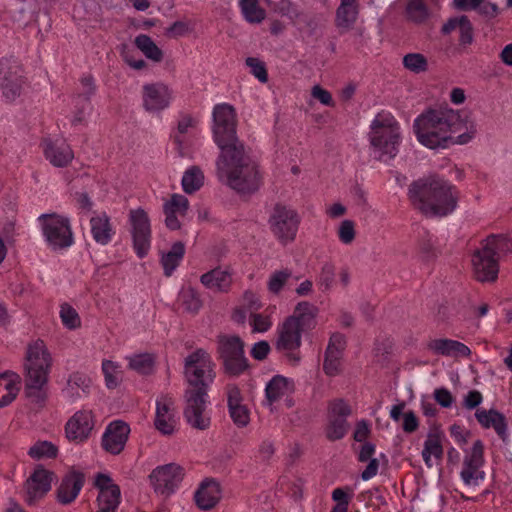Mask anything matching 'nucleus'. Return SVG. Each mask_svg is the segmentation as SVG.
Wrapping results in <instances>:
<instances>
[{
  "instance_id": "f257e3e1",
  "label": "nucleus",
  "mask_w": 512,
  "mask_h": 512,
  "mask_svg": "<svg viewBox=\"0 0 512 512\" xmlns=\"http://www.w3.org/2000/svg\"><path fill=\"white\" fill-rule=\"evenodd\" d=\"M417 141L430 150H444L471 142L477 134L474 119L453 109L428 110L413 123Z\"/></svg>"
},
{
  "instance_id": "f03ea898",
  "label": "nucleus",
  "mask_w": 512,
  "mask_h": 512,
  "mask_svg": "<svg viewBox=\"0 0 512 512\" xmlns=\"http://www.w3.org/2000/svg\"><path fill=\"white\" fill-rule=\"evenodd\" d=\"M220 154L216 160V175L220 182L241 197H250L256 191V164L237 138L217 144Z\"/></svg>"
},
{
  "instance_id": "7ed1b4c3",
  "label": "nucleus",
  "mask_w": 512,
  "mask_h": 512,
  "mask_svg": "<svg viewBox=\"0 0 512 512\" xmlns=\"http://www.w3.org/2000/svg\"><path fill=\"white\" fill-rule=\"evenodd\" d=\"M409 197L425 215L442 217L456 209L458 192L448 181L429 177L413 182Z\"/></svg>"
},
{
  "instance_id": "20e7f679",
  "label": "nucleus",
  "mask_w": 512,
  "mask_h": 512,
  "mask_svg": "<svg viewBox=\"0 0 512 512\" xmlns=\"http://www.w3.org/2000/svg\"><path fill=\"white\" fill-rule=\"evenodd\" d=\"M25 360V394L33 403L42 405L47 397L44 387L52 366L51 354L45 343L37 340L28 345Z\"/></svg>"
},
{
  "instance_id": "39448f33",
  "label": "nucleus",
  "mask_w": 512,
  "mask_h": 512,
  "mask_svg": "<svg viewBox=\"0 0 512 512\" xmlns=\"http://www.w3.org/2000/svg\"><path fill=\"white\" fill-rule=\"evenodd\" d=\"M368 140L377 160L391 162L397 156L402 143L400 123L388 111L377 113L370 123Z\"/></svg>"
},
{
  "instance_id": "423d86ee",
  "label": "nucleus",
  "mask_w": 512,
  "mask_h": 512,
  "mask_svg": "<svg viewBox=\"0 0 512 512\" xmlns=\"http://www.w3.org/2000/svg\"><path fill=\"white\" fill-rule=\"evenodd\" d=\"M512 252V238L505 235L487 237L472 255L473 272L481 282L494 281L499 272V258Z\"/></svg>"
},
{
  "instance_id": "0eeeda50",
  "label": "nucleus",
  "mask_w": 512,
  "mask_h": 512,
  "mask_svg": "<svg viewBox=\"0 0 512 512\" xmlns=\"http://www.w3.org/2000/svg\"><path fill=\"white\" fill-rule=\"evenodd\" d=\"M185 375L191 387L189 390H199L207 394L215 373L211 357L204 349H197L185 358Z\"/></svg>"
},
{
  "instance_id": "6e6552de",
  "label": "nucleus",
  "mask_w": 512,
  "mask_h": 512,
  "mask_svg": "<svg viewBox=\"0 0 512 512\" xmlns=\"http://www.w3.org/2000/svg\"><path fill=\"white\" fill-rule=\"evenodd\" d=\"M300 221L298 212L291 206L284 204H276L272 208L268 219L271 232L283 245L295 240Z\"/></svg>"
},
{
  "instance_id": "1a4fd4ad",
  "label": "nucleus",
  "mask_w": 512,
  "mask_h": 512,
  "mask_svg": "<svg viewBox=\"0 0 512 512\" xmlns=\"http://www.w3.org/2000/svg\"><path fill=\"white\" fill-rule=\"evenodd\" d=\"M48 245L53 250H62L74 243L73 232L68 218L56 213L42 214L38 218Z\"/></svg>"
},
{
  "instance_id": "9d476101",
  "label": "nucleus",
  "mask_w": 512,
  "mask_h": 512,
  "mask_svg": "<svg viewBox=\"0 0 512 512\" xmlns=\"http://www.w3.org/2000/svg\"><path fill=\"white\" fill-rule=\"evenodd\" d=\"M218 352L222 359L225 373L237 376L248 368L244 357V343L238 336H218Z\"/></svg>"
},
{
  "instance_id": "9b49d317",
  "label": "nucleus",
  "mask_w": 512,
  "mask_h": 512,
  "mask_svg": "<svg viewBox=\"0 0 512 512\" xmlns=\"http://www.w3.org/2000/svg\"><path fill=\"white\" fill-rule=\"evenodd\" d=\"M130 233L132 237L133 248L136 255L142 259L146 257L151 248V223L147 212L142 208L131 209L129 211Z\"/></svg>"
},
{
  "instance_id": "f8f14e48",
  "label": "nucleus",
  "mask_w": 512,
  "mask_h": 512,
  "mask_svg": "<svg viewBox=\"0 0 512 512\" xmlns=\"http://www.w3.org/2000/svg\"><path fill=\"white\" fill-rule=\"evenodd\" d=\"M207 394L199 390H186V406L183 411L186 422L196 430H207L211 424V418L206 413Z\"/></svg>"
},
{
  "instance_id": "ddd939ff",
  "label": "nucleus",
  "mask_w": 512,
  "mask_h": 512,
  "mask_svg": "<svg viewBox=\"0 0 512 512\" xmlns=\"http://www.w3.org/2000/svg\"><path fill=\"white\" fill-rule=\"evenodd\" d=\"M213 137L216 144L236 140V113L228 104H218L213 110Z\"/></svg>"
},
{
  "instance_id": "4468645a",
  "label": "nucleus",
  "mask_w": 512,
  "mask_h": 512,
  "mask_svg": "<svg viewBox=\"0 0 512 512\" xmlns=\"http://www.w3.org/2000/svg\"><path fill=\"white\" fill-rule=\"evenodd\" d=\"M183 478L184 469L176 463L158 466L149 475L154 491L165 496L172 494Z\"/></svg>"
},
{
  "instance_id": "2eb2a0df",
  "label": "nucleus",
  "mask_w": 512,
  "mask_h": 512,
  "mask_svg": "<svg viewBox=\"0 0 512 512\" xmlns=\"http://www.w3.org/2000/svg\"><path fill=\"white\" fill-rule=\"evenodd\" d=\"M303 332L305 331L293 323V319H285L278 327L277 349L285 353L294 364H298L301 359L299 348Z\"/></svg>"
},
{
  "instance_id": "dca6fc26",
  "label": "nucleus",
  "mask_w": 512,
  "mask_h": 512,
  "mask_svg": "<svg viewBox=\"0 0 512 512\" xmlns=\"http://www.w3.org/2000/svg\"><path fill=\"white\" fill-rule=\"evenodd\" d=\"M484 464L483 443L477 440L472 448L465 455L461 479L464 484L471 487L479 486L485 479V472L482 470Z\"/></svg>"
},
{
  "instance_id": "f3484780",
  "label": "nucleus",
  "mask_w": 512,
  "mask_h": 512,
  "mask_svg": "<svg viewBox=\"0 0 512 512\" xmlns=\"http://www.w3.org/2000/svg\"><path fill=\"white\" fill-rule=\"evenodd\" d=\"M130 431V426L125 421H112L102 436V448L112 455L120 454L125 448Z\"/></svg>"
},
{
  "instance_id": "a211bd4d",
  "label": "nucleus",
  "mask_w": 512,
  "mask_h": 512,
  "mask_svg": "<svg viewBox=\"0 0 512 512\" xmlns=\"http://www.w3.org/2000/svg\"><path fill=\"white\" fill-rule=\"evenodd\" d=\"M20 72V67L8 59L0 60V88L3 96L9 101H14L21 93L23 81Z\"/></svg>"
},
{
  "instance_id": "6ab92c4d",
  "label": "nucleus",
  "mask_w": 512,
  "mask_h": 512,
  "mask_svg": "<svg viewBox=\"0 0 512 512\" xmlns=\"http://www.w3.org/2000/svg\"><path fill=\"white\" fill-rule=\"evenodd\" d=\"M52 476L53 472L44 468L36 469L29 476L24 485L25 501L29 505H34L51 489Z\"/></svg>"
},
{
  "instance_id": "aec40b11",
  "label": "nucleus",
  "mask_w": 512,
  "mask_h": 512,
  "mask_svg": "<svg viewBox=\"0 0 512 512\" xmlns=\"http://www.w3.org/2000/svg\"><path fill=\"white\" fill-rule=\"evenodd\" d=\"M85 483V475L81 471L71 470L65 474L56 490L59 503L67 505L72 503Z\"/></svg>"
},
{
  "instance_id": "412c9836",
  "label": "nucleus",
  "mask_w": 512,
  "mask_h": 512,
  "mask_svg": "<svg viewBox=\"0 0 512 512\" xmlns=\"http://www.w3.org/2000/svg\"><path fill=\"white\" fill-rule=\"evenodd\" d=\"M172 92L163 83L146 84L143 87V105L147 111H160L170 104Z\"/></svg>"
},
{
  "instance_id": "4be33fe9",
  "label": "nucleus",
  "mask_w": 512,
  "mask_h": 512,
  "mask_svg": "<svg viewBox=\"0 0 512 512\" xmlns=\"http://www.w3.org/2000/svg\"><path fill=\"white\" fill-rule=\"evenodd\" d=\"M93 426L92 413L89 411H78L66 423V437L70 441L82 442L88 438Z\"/></svg>"
},
{
  "instance_id": "5701e85b",
  "label": "nucleus",
  "mask_w": 512,
  "mask_h": 512,
  "mask_svg": "<svg viewBox=\"0 0 512 512\" xmlns=\"http://www.w3.org/2000/svg\"><path fill=\"white\" fill-rule=\"evenodd\" d=\"M221 499L220 484L214 479H205L194 494L196 506L201 510L213 509Z\"/></svg>"
},
{
  "instance_id": "b1692460",
  "label": "nucleus",
  "mask_w": 512,
  "mask_h": 512,
  "mask_svg": "<svg viewBox=\"0 0 512 512\" xmlns=\"http://www.w3.org/2000/svg\"><path fill=\"white\" fill-rule=\"evenodd\" d=\"M428 349L436 354L451 358H467L471 350L465 344L447 338L433 339L428 343Z\"/></svg>"
},
{
  "instance_id": "393cba45",
  "label": "nucleus",
  "mask_w": 512,
  "mask_h": 512,
  "mask_svg": "<svg viewBox=\"0 0 512 512\" xmlns=\"http://www.w3.org/2000/svg\"><path fill=\"white\" fill-rule=\"evenodd\" d=\"M42 146L46 159L55 167H66L74 158L72 149L66 143L58 144L45 139Z\"/></svg>"
},
{
  "instance_id": "a878e982",
  "label": "nucleus",
  "mask_w": 512,
  "mask_h": 512,
  "mask_svg": "<svg viewBox=\"0 0 512 512\" xmlns=\"http://www.w3.org/2000/svg\"><path fill=\"white\" fill-rule=\"evenodd\" d=\"M295 384L290 378L275 375L266 385L265 392L270 403L285 398L287 406H291L288 397L294 392Z\"/></svg>"
},
{
  "instance_id": "bb28decb",
  "label": "nucleus",
  "mask_w": 512,
  "mask_h": 512,
  "mask_svg": "<svg viewBox=\"0 0 512 512\" xmlns=\"http://www.w3.org/2000/svg\"><path fill=\"white\" fill-rule=\"evenodd\" d=\"M173 401L164 397L156 402L155 428L163 435H171L174 432L175 421L172 413Z\"/></svg>"
},
{
  "instance_id": "cd10ccee",
  "label": "nucleus",
  "mask_w": 512,
  "mask_h": 512,
  "mask_svg": "<svg viewBox=\"0 0 512 512\" xmlns=\"http://www.w3.org/2000/svg\"><path fill=\"white\" fill-rule=\"evenodd\" d=\"M358 15V0H340V4L336 10L335 24L339 29L348 31L356 23Z\"/></svg>"
},
{
  "instance_id": "c85d7f7f",
  "label": "nucleus",
  "mask_w": 512,
  "mask_h": 512,
  "mask_svg": "<svg viewBox=\"0 0 512 512\" xmlns=\"http://www.w3.org/2000/svg\"><path fill=\"white\" fill-rule=\"evenodd\" d=\"M475 417L483 428H493L502 439L507 437V422L502 413L494 409H479L476 411Z\"/></svg>"
},
{
  "instance_id": "c756f323",
  "label": "nucleus",
  "mask_w": 512,
  "mask_h": 512,
  "mask_svg": "<svg viewBox=\"0 0 512 512\" xmlns=\"http://www.w3.org/2000/svg\"><path fill=\"white\" fill-rule=\"evenodd\" d=\"M317 315L318 308L309 302L303 301L295 306L293 314L286 319H293L294 324L306 331L315 327Z\"/></svg>"
},
{
  "instance_id": "7c9ffc66",
  "label": "nucleus",
  "mask_w": 512,
  "mask_h": 512,
  "mask_svg": "<svg viewBox=\"0 0 512 512\" xmlns=\"http://www.w3.org/2000/svg\"><path fill=\"white\" fill-rule=\"evenodd\" d=\"M91 233L95 242L107 245L114 234L110 217L105 213L94 216L90 219Z\"/></svg>"
},
{
  "instance_id": "2f4dec72",
  "label": "nucleus",
  "mask_w": 512,
  "mask_h": 512,
  "mask_svg": "<svg viewBox=\"0 0 512 512\" xmlns=\"http://www.w3.org/2000/svg\"><path fill=\"white\" fill-rule=\"evenodd\" d=\"M201 283L217 292H227L231 286V275L220 268H215L203 274L200 278Z\"/></svg>"
},
{
  "instance_id": "473e14b6",
  "label": "nucleus",
  "mask_w": 512,
  "mask_h": 512,
  "mask_svg": "<svg viewBox=\"0 0 512 512\" xmlns=\"http://www.w3.org/2000/svg\"><path fill=\"white\" fill-rule=\"evenodd\" d=\"M185 254V245L181 241L173 243L171 249L167 253H163L161 264L163 266L165 276H171L173 271L178 267L180 261Z\"/></svg>"
},
{
  "instance_id": "72a5a7b5",
  "label": "nucleus",
  "mask_w": 512,
  "mask_h": 512,
  "mask_svg": "<svg viewBox=\"0 0 512 512\" xmlns=\"http://www.w3.org/2000/svg\"><path fill=\"white\" fill-rule=\"evenodd\" d=\"M91 383V379L87 375L75 372L67 381V393L73 398H79L89 393Z\"/></svg>"
},
{
  "instance_id": "f704fd0d",
  "label": "nucleus",
  "mask_w": 512,
  "mask_h": 512,
  "mask_svg": "<svg viewBox=\"0 0 512 512\" xmlns=\"http://www.w3.org/2000/svg\"><path fill=\"white\" fill-rule=\"evenodd\" d=\"M120 487L112 486L110 490L98 493L97 512H114L120 503Z\"/></svg>"
},
{
  "instance_id": "c9c22d12",
  "label": "nucleus",
  "mask_w": 512,
  "mask_h": 512,
  "mask_svg": "<svg viewBox=\"0 0 512 512\" xmlns=\"http://www.w3.org/2000/svg\"><path fill=\"white\" fill-rule=\"evenodd\" d=\"M204 185V174L199 166H191L182 177V188L185 193L192 194Z\"/></svg>"
},
{
  "instance_id": "e433bc0d",
  "label": "nucleus",
  "mask_w": 512,
  "mask_h": 512,
  "mask_svg": "<svg viewBox=\"0 0 512 512\" xmlns=\"http://www.w3.org/2000/svg\"><path fill=\"white\" fill-rule=\"evenodd\" d=\"M454 6L459 10H476L486 16L497 14V6L487 0H454Z\"/></svg>"
},
{
  "instance_id": "4c0bfd02",
  "label": "nucleus",
  "mask_w": 512,
  "mask_h": 512,
  "mask_svg": "<svg viewBox=\"0 0 512 512\" xmlns=\"http://www.w3.org/2000/svg\"><path fill=\"white\" fill-rule=\"evenodd\" d=\"M443 449L439 438L429 435L424 443L422 457L428 467H432L442 456Z\"/></svg>"
},
{
  "instance_id": "58836bf2",
  "label": "nucleus",
  "mask_w": 512,
  "mask_h": 512,
  "mask_svg": "<svg viewBox=\"0 0 512 512\" xmlns=\"http://www.w3.org/2000/svg\"><path fill=\"white\" fill-rule=\"evenodd\" d=\"M136 47L150 60L160 62L163 59V51L155 44L150 36L140 34L134 41Z\"/></svg>"
},
{
  "instance_id": "ea45409f",
  "label": "nucleus",
  "mask_w": 512,
  "mask_h": 512,
  "mask_svg": "<svg viewBox=\"0 0 512 512\" xmlns=\"http://www.w3.org/2000/svg\"><path fill=\"white\" fill-rule=\"evenodd\" d=\"M404 68L414 74L424 73L428 70V59L422 53H408L402 59Z\"/></svg>"
},
{
  "instance_id": "a19ab883",
  "label": "nucleus",
  "mask_w": 512,
  "mask_h": 512,
  "mask_svg": "<svg viewBox=\"0 0 512 512\" xmlns=\"http://www.w3.org/2000/svg\"><path fill=\"white\" fill-rule=\"evenodd\" d=\"M58 454V448L52 442L49 441H37L28 450V455L33 459L56 458Z\"/></svg>"
},
{
  "instance_id": "79ce46f5",
  "label": "nucleus",
  "mask_w": 512,
  "mask_h": 512,
  "mask_svg": "<svg viewBox=\"0 0 512 512\" xmlns=\"http://www.w3.org/2000/svg\"><path fill=\"white\" fill-rule=\"evenodd\" d=\"M155 360L153 355L145 353L130 358L129 367L142 375H149L154 370Z\"/></svg>"
},
{
  "instance_id": "37998d69",
  "label": "nucleus",
  "mask_w": 512,
  "mask_h": 512,
  "mask_svg": "<svg viewBox=\"0 0 512 512\" xmlns=\"http://www.w3.org/2000/svg\"><path fill=\"white\" fill-rule=\"evenodd\" d=\"M331 497L335 502L331 512H348V506L353 497V490L350 488H336L332 491Z\"/></svg>"
},
{
  "instance_id": "c03bdc74",
  "label": "nucleus",
  "mask_w": 512,
  "mask_h": 512,
  "mask_svg": "<svg viewBox=\"0 0 512 512\" xmlns=\"http://www.w3.org/2000/svg\"><path fill=\"white\" fill-rule=\"evenodd\" d=\"M347 432V421L345 419L328 418V424L325 433L330 440H339Z\"/></svg>"
},
{
  "instance_id": "a18cd8bd",
  "label": "nucleus",
  "mask_w": 512,
  "mask_h": 512,
  "mask_svg": "<svg viewBox=\"0 0 512 512\" xmlns=\"http://www.w3.org/2000/svg\"><path fill=\"white\" fill-rule=\"evenodd\" d=\"M60 317L64 326L70 330L81 326V320L77 311L67 303L61 305Z\"/></svg>"
},
{
  "instance_id": "49530a36",
  "label": "nucleus",
  "mask_w": 512,
  "mask_h": 512,
  "mask_svg": "<svg viewBox=\"0 0 512 512\" xmlns=\"http://www.w3.org/2000/svg\"><path fill=\"white\" fill-rule=\"evenodd\" d=\"M182 304L185 310L191 314H196L202 307V301L196 290L190 288L181 295Z\"/></svg>"
},
{
  "instance_id": "de8ad7c7",
  "label": "nucleus",
  "mask_w": 512,
  "mask_h": 512,
  "mask_svg": "<svg viewBox=\"0 0 512 512\" xmlns=\"http://www.w3.org/2000/svg\"><path fill=\"white\" fill-rule=\"evenodd\" d=\"M163 207L174 210L175 213L184 216L189 209V200L181 194H173L171 199L164 203Z\"/></svg>"
},
{
  "instance_id": "09e8293b",
  "label": "nucleus",
  "mask_w": 512,
  "mask_h": 512,
  "mask_svg": "<svg viewBox=\"0 0 512 512\" xmlns=\"http://www.w3.org/2000/svg\"><path fill=\"white\" fill-rule=\"evenodd\" d=\"M407 15L414 22H422L426 19L428 12L421 0H411L407 6Z\"/></svg>"
},
{
  "instance_id": "8fccbe9b",
  "label": "nucleus",
  "mask_w": 512,
  "mask_h": 512,
  "mask_svg": "<svg viewBox=\"0 0 512 512\" xmlns=\"http://www.w3.org/2000/svg\"><path fill=\"white\" fill-rule=\"evenodd\" d=\"M229 414L234 424L238 427H245L250 421L249 410L245 405L231 406Z\"/></svg>"
},
{
  "instance_id": "3c124183",
  "label": "nucleus",
  "mask_w": 512,
  "mask_h": 512,
  "mask_svg": "<svg viewBox=\"0 0 512 512\" xmlns=\"http://www.w3.org/2000/svg\"><path fill=\"white\" fill-rule=\"evenodd\" d=\"M341 370V355L338 353L326 351L325 361H324V371L329 376L337 375Z\"/></svg>"
},
{
  "instance_id": "603ef678",
  "label": "nucleus",
  "mask_w": 512,
  "mask_h": 512,
  "mask_svg": "<svg viewBox=\"0 0 512 512\" xmlns=\"http://www.w3.org/2000/svg\"><path fill=\"white\" fill-rule=\"evenodd\" d=\"M355 225L351 220H344L338 228V237L343 244H350L355 239Z\"/></svg>"
},
{
  "instance_id": "864d4df0",
  "label": "nucleus",
  "mask_w": 512,
  "mask_h": 512,
  "mask_svg": "<svg viewBox=\"0 0 512 512\" xmlns=\"http://www.w3.org/2000/svg\"><path fill=\"white\" fill-rule=\"evenodd\" d=\"M349 405L343 400H335L329 406L328 418L345 419L350 414Z\"/></svg>"
},
{
  "instance_id": "5fc2aeb1",
  "label": "nucleus",
  "mask_w": 512,
  "mask_h": 512,
  "mask_svg": "<svg viewBox=\"0 0 512 512\" xmlns=\"http://www.w3.org/2000/svg\"><path fill=\"white\" fill-rule=\"evenodd\" d=\"M290 277V272L287 270L276 271L273 273L268 281V288L271 292L278 293Z\"/></svg>"
},
{
  "instance_id": "6e6d98bb",
  "label": "nucleus",
  "mask_w": 512,
  "mask_h": 512,
  "mask_svg": "<svg viewBox=\"0 0 512 512\" xmlns=\"http://www.w3.org/2000/svg\"><path fill=\"white\" fill-rule=\"evenodd\" d=\"M191 32L187 22L175 21L165 30V35L170 38H179Z\"/></svg>"
},
{
  "instance_id": "4d7b16f0",
  "label": "nucleus",
  "mask_w": 512,
  "mask_h": 512,
  "mask_svg": "<svg viewBox=\"0 0 512 512\" xmlns=\"http://www.w3.org/2000/svg\"><path fill=\"white\" fill-rule=\"evenodd\" d=\"M255 303V295L252 291H246L243 295V303L245 308L249 310V323L252 328V332H256V311L253 309Z\"/></svg>"
},
{
  "instance_id": "13d9d810",
  "label": "nucleus",
  "mask_w": 512,
  "mask_h": 512,
  "mask_svg": "<svg viewBox=\"0 0 512 512\" xmlns=\"http://www.w3.org/2000/svg\"><path fill=\"white\" fill-rule=\"evenodd\" d=\"M102 370L105 375L106 386L109 389H113L118 385L117 378L114 376L113 372L115 370V365L110 360H105L102 363Z\"/></svg>"
},
{
  "instance_id": "bf43d9fd",
  "label": "nucleus",
  "mask_w": 512,
  "mask_h": 512,
  "mask_svg": "<svg viewBox=\"0 0 512 512\" xmlns=\"http://www.w3.org/2000/svg\"><path fill=\"white\" fill-rule=\"evenodd\" d=\"M239 4L245 19L256 23V0H240Z\"/></svg>"
},
{
  "instance_id": "052dcab7",
  "label": "nucleus",
  "mask_w": 512,
  "mask_h": 512,
  "mask_svg": "<svg viewBox=\"0 0 512 512\" xmlns=\"http://www.w3.org/2000/svg\"><path fill=\"white\" fill-rule=\"evenodd\" d=\"M434 398L439 405L444 408H449L453 404V396L446 388H437L434 391Z\"/></svg>"
},
{
  "instance_id": "680f3d73",
  "label": "nucleus",
  "mask_w": 512,
  "mask_h": 512,
  "mask_svg": "<svg viewBox=\"0 0 512 512\" xmlns=\"http://www.w3.org/2000/svg\"><path fill=\"white\" fill-rule=\"evenodd\" d=\"M275 308L269 309L264 313L258 315V333H263L268 331L272 324V314L274 313Z\"/></svg>"
},
{
  "instance_id": "e2e57ef3",
  "label": "nucleus",
  "mask_w": 512,
  "mask_h": 512,
  "mask_svg": "<svg viewBox=\"0 0 512 512\" xmlns=\"http://www.w3.org/2000/svg\"><path fill=\"white\" fill-rule=\"evenodd\" d=\"M458 30L460 32L461 43L470 44L473 40L472 26L466 17H464Z\"/></svg>"
},
{
  "instance_id": "0e129e2a",
  "label": "nucleus",
  "mask_w": 512,
  "mask_h": 512,
  "mask_svg": "<svg viewBox=\"0 0 512 512\" xmlns=\"http://www.w3.org/2000/svg\"><path fill=\"white\" fill-rule=\"evenodd\" d=\"M344 347H345L344 336L341 334H333L330 338V341H329L326 351L330 352V350H332V352L338 353L339 355H341Z\"/></svg>"
},
{
  "instance_id": "69168bd1",
  "label": "nucleus",
  "mask_w": 512,
  "mask_h": 512,
  "mask_svg": "<svg viewBox=\"0 0 512 512\" xmlns=\"http://www.w3.org/2000/svg\"><path fill=\"white\" fill-rule=\"evenodd\" d=\"M482 395L480 392L473 390L469 391L464 397V406L467 409H474L482 403Z\"/></svg>"
},
{
  "instance_id": "338daca9",
  "label": "nucleus",
  "mask_w": 512,
  "mask_h": 512,
  "mask_svg": "<svg viewBox=\"0 0 512 512\" xmlns=\"http://www.w3.org/2000/svg\"><path fill=\"white\" fill-rule=\"evenodd\" d=\"M312 96L323 105H332L331 94L327 90L321 88L319 85H316L312 88Z\"/></svg>"
},
{
  "instance_id": "774afa93",
  "label": "nucleus",
  "mask_w": 512,
  "mask_h": 512,
  "mask_svg": "<svg viewBox=\"0 0 512 512\" xmlns=\"http://www.w3.org/2000/svg\"><path fill=\"white\" fill-rule=\"evenodd\" d=\"M370 434V425L366 421H359L354 431V439L358 442L365 441Z\"/></svg>"
}]
</instances>
